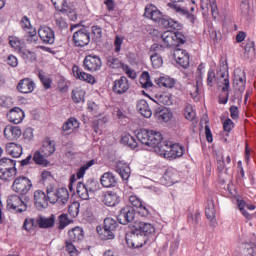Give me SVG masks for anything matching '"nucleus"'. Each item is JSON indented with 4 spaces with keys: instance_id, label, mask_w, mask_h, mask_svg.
Listing matches in <instances>:
<instances>
[{
    "instance_id": "63",
    "label": "nucleus",
    "mask_w": 256,
    "mask_h": 256,
    "mask_svg": "<svg viewBox=\"0 0 256 256\" xmlns=\"http://www.w3.org/2000/svg\"><path fill=\"white\" fill-rule=\"evenodd\" d=\"M13 105V98L7 96H0V107L9 109Z\"/></svg>"
},
{
    "instance_id": "48",
    "label": "nucleus",
    "mask_w": 256,
    "mask_h": 256,
    "mask_svg": "<svg viewBox=\"0 0 256 256\" xmlns=\"http://www.w3.org/2000/svg\"><path fill=\"white\" fill-rule=\"evenodd\" d=\"M202 9H211L212 15H217V2L215 0H201Z\"/></svg>"
},
{
    "instance_id": "1",
    "label": "nucleus",
    "mask_w": 256,
    "mask_h": 256,
    "mask_svg": "<svg viewBox=\"0 0 256 256\" xmlns=\"http://www.w3.org/2000/svg\"><path fill=\"white\" fill-rule=\"evenodd\" d=\"M144 17L151 19L155 23H159V25L166 27V29H174L179 31V29L182 27L179 22L167 16H163V13L159 11L157 6L153 4H149L145 7Z\"/></svg>"
},
{
    "instance_id": "47",
    "label": "nucleus",
    "mask_w": 256,
    "mask_h": 256,
    "mask_svg": "<svg viewBox=\"0 0 256 256\" xmlns=\"http://www.w3.org/2000/svg\"><path fill=\"white\" fill-rule=\"evenodd\" d=\"M205 213L207 219H209L210 221H213V219H215V202L212 199L207 201Z\"/></svg>"
},
{
    "instance_id": "57",
    "label": "nucleus",
    "mask_w": 256,
    "mask_h": 256,
    "mask_svg": "<svg viewBox=\"0 0 256 256\" xmlns=\"http://www.w3.org/2000/svg\"><path fill=\"white\" fill-rule=\"evenodd\" d=\"M81 207V204L79 202H73L69 207H68V213L70 217L75 219L79 215V208Z\"/></svg>"
},
{
    "instance_id": "31",
    "label": "nucleus",
    "mask_w": 256,
    "mask_h": 256,
    "mask_svg": "<svg viewBox=\"0 0 256 256\" xmlns=\"http://www.w3.org/2000/svg\"><path fill=\"white\" fill-rule=\"evenodd\" d=\"M161 141H163V135L161 132L150 130V134L148 136V147L157 149V146L161 144Z\"/></svg>"
},
{
    "instance_id": "6",
    "label": "nucleus",
    "mask_w": 256,
    "mask_h": 256,
    "mask_svg": "<svg viewBox=\"0 0 256 256\" xmlns=\"http://www.w3.org/2000/svg\"><path fill=\"white\" fill-rule=\"evenodd\" d=\"M72 41L75 47H87L91 43V32L87 28H80L74 32Z\"/></svg>"
},
{
    "instance_id": "53",
    "label": "nucleus",
    "mask_w": 256,
    "mask_h": 256,
    "mask_svg": "<svg viewBox=\"0 0 256 256\" xmlns=\"http://www.w3.org/2000/svg\"><path fill=\"white\" fill-rule=\"evenodd\" d=\"M107 65L108 67H111V69H123L125 64H123L119 58L108 57Z\"/></svg>"
},
{
    "instance_id": "46",
    "label": "nucleus",
    "mask_w": 256,
    "mask_h": 256,
    "mask_svg": "<svg viewBox=\"0 0 256 256\" xmlns=\"http://www.w3.org/2000/svg\"><path fill=\"white\" fill-rule=\"evenodd\" d=\"M121 142L123 145H127L130 149H137L139 143L135 139V137L131 136L130 134H125L121 138Z\"/></svg>"
},
{
    "instance_id": "22",
    "label": "nucleus",
    "mask_w": 256,
    "mask_h": 256,
    "mask_svg": "<svg viewBox=\"0 0 256 256\" xmlns=\"http://www.w3.org/2000/svg\"><path fill=\"white\" fill-rule=\"evenodd\" d=\"M234 85L237 87L238 91H245V85H247L245 71L241 69H236L234 71Z\"/></svg>"
},
{
    "instance_id": "14",
    "label": "nucleus",
    "mask_w": 256,
    "mask_h": 256,
    "mask_svg": "<svg viewBox=\"0 0 256 256\" xmlns=\"http://www.w3.org/2000/svg\"><path fill=\"white\" fill-rule=\"evenodd\" d=\"M129 79L122 76L119 79H116L112 85V91L115 95H125L129 91Z\"/></svg>"
},
{
    "instance_id": "17",
    "label": "nucleus",
    "mask_w": 256,
    "mask_h": 256,
    "mask_svg": "<svg viewBox=\"0 0 256 256\" xmlns=\"http://www.w3.org/2000/svg\"><path fill=\"white\" fill-rule=\"evenodd\" d=\"M179 181V174L177 170L174 168H168L161 178L162 185H166L167 187H171V185H175Z\"/></svg>"
},
{
    "instance_id": "19",
    "label": "nucleus",
    "mask_w": 256,
    "mask_h": 256,
    "mask_svg": "<svg viewBox=\"0 0 256 256\" xmlns=\"http://www.w3.org/2000/svg\"><path fill=\"white\" fill-rule=\"evenodd\" d=\"M34 203L37 209H45L49 205V191L45 194L42 190H36L34 192Z\"/></svg>"
},
{
    "instance_id": "12",
    "label": "nucleus",
    "mask_w": 256,
    "mask_h": 256,
    "mask_svg": "<svg viewBox=\"0 0 256 256\" xmlns=\"http://www.w3.org/2000/svg\"><path fill=\"white\" fill-rule=\"evenodd\" d=\"M117 219L121 225H128V223H133L135 221V208L131 206L122 208L117 216Z\"/></svg>"
},
{
    "instance_id": "11",
    "label": "nucleus",
    "mask_w": 256,
    "mask_h": 256,
    "mask_svg": "<svg viewBox=\"0 0 256 256\" xmlns=\"http://www.w3.org/2000/svg\"><path fill=\"white\" fill-rule=\"evenodd\" d=\"M150 51L153 53L150 56L152 67L154 69H160V67H163V57L159 55V53H162L163 51V46L160 44H153Z\"/></svg>"
},
{
    "instance_id": "41",
    "label": "nucleus",
    "mask_w": 256,
    "mask_h": 256,
    "mask_svg": "<svg viewBox=\"0 0 256 256\" xmlns=\"http://www.w3.org/2000/svg\"><path fill=\"white\" fill-rule=\"evenodd\" d=\"M68 236L71 241H83L85 235L83 234V228L75 227L68 231Z\"/></svg>"
},
{
    "instance_id": "16",
    "label": "nucleus",
    "mask_w": 256,
    "mask_h": 256,
    "mask_svg": "<svg viewBox=\"0 0 256 256\" xmlns=\"http://www.w3.org/2000/svg\"><path fill=\"white\" fill-rule=\"evenodd\" d=\"M218 75L224 79L222 84L224 85L222 87L223 93H227L229 91V87L231 85V82L229 81V65H227V60H222L220 64V70L218 72Z\"/></svg>"
},
{
    "instance_id": "8",
    "label": "nucleus",
    "mask_w": 256,
    "mask_h": 256,
    "mask_svg": "<svg viewBox=\"0 0 256 256\" xmlns=\"http://www.w3.org/2000/svg\"><path fill=\"white\" fill-rule=\"evenodd\" d=\"M83 65L85 71L95 73L101 70V67H103V62L101 61V58L99 56L90 54L84 58Z\"/></svg>"
},
{
    "instance_id": "30",
    "label": "nucleus",
    "mask_w": 256,
    "mask_h": 256,
    "mask_svg": "<svg viewBox=\"0 0 256 256\" xmlns=\"http://www.w3.org/2000/svg\"><path fill=\"white\" fill-rule=\"evenodd\" d=\"M55 151H57L55 141L51 140V138H45L42 142V153H44L46 157H51Z\"/></svg>"
},
{
    "instance_id": "9",
    "label": "nucleus",
    "mask_w": 256,
    "mask_h": 256,
    "mask_svg": "<svg viewBox=\"0 0 256 256\" xmlns=\"http://www.w3.org/2000/svg\"><path fill=\"white\" fill-rule=\"evenodd\" d=\"M147 241H149V239L136 230L131 232V234L126 237V243L128 247H132L133 249H139L140 247H143V245L147 244Z\"/></svg>"
},
{
    "instance_id": "5",
    "label": "nucleus",
    "mask_w": 256,
    "mask_h": 256,
    "mask_svg": "<svg viewBox=\"0 0 256 256\" xmlns=\"http://www.w3.org/2000/svg\"><path fill=\"white\" fill-rule=\"evenodd\" d=\"M48 199L50 203L55 205H67L69 203V190L67 188H58L55 191H48Z\"/></svg>"
},
{
    "instance_id": "29",
    "label": "nucleus",
    "mask_w": 256,
    "mask_h": 256,
    "mask_svg": "<svg viewBox=\"0 0 256 256\" xmlns=\"http://www.w3.org/2000/svg\"><path fill=\"white\" fill-rule=\"evenodd\" d=\"M6 153L17 159L23 155V146L10 142L6 144Z\"/></svg>"
},
{
    "instance_id": "2",
    "label": "nucleus",
    "mask_w": 256,
    "mask_h": 256,
    "mask_svg": "<svg viewBox=\"0 0 256 256\" xmlns=\"http://www.w3.org/2000/svg\"><path fill=\"white\" fill-rule=\"evenodd\" d=\"M161 39L163 41V51H165V48L179 47V45H185V43H187V38L182 32L179 31H165L161 35Z\"/></svg>"
},
{
    "instance_id": "38",
    "label": "nucleus",
    "mask_w": 256,
    "mask_h": 256,
    "mask_svg": "<svg viewBox=\"0 0 256 256\" xmlns=\"http://www.w3.org/2000/svg\"><path fill=\"white\" fill-rule=\"evenodd\" d=\"M39 227V221H37V218H31L27 217L24 220L22 229L24 231H27V233H32V231H35Z\"/></svg>"
},
{
    "instance_id": "59",
    "label": "nucleus",
    "mask_w": 256,
    "mask_h": 256,
    "mask_svg": "<svg viewBox=\"0 0 256 256\" xmlns=\"http://www.w3.org/2000/svg\"><path fill=\"white\" fill-rule=\"evenodd\" d=\"M195 110H193V106L187 105L184 109V117L187 121H193L195 119Z\"/></svg>"
},
{
    "instance_id": "26",
    "label": "nucleus",
    "mask_w": 256,
    "mask_h": 256,
    "mask_svg": "<svg viewBox=\"0 0 256 256\" xmlns=\"http://www.w3.org/2000/svg\"><path fill=\"white\" fill-rule=\"evenodd\" d=\"M116 173L120 175L121 179H123V181H128L129 177H131V167H129V164L123 162V161H119L116 164V169H115Z\"/></svg>"
},
{
    "instance_id": "45",
    "label": "nucleus",
    "mask_w": 256,
    "mask_h": 256,
    "mask_svg": "<svg viewBox=\"0 0 256 256\" xmlns=\"http://www.w3.org/2000/svg\"><path fill=\"white\" fill-rule=\"evenodd\" d=\"M140 85L142 89H151V87H153V82L151 81V75L149 72H142L140 76Z\"/></svg>"
},
{
    "instance_id": "44",
    "label": "nucleus",
    "mask_w": 256,
    "mask_h": 256,
    "mask_svg": "<svg viewBox=\"0 0 256 256\" xmlns=\"http://www.w3.org/2000/svg\"><path fill=\"white\" fill-rule=\"evenodd\" d=\"M76 192L78 197H80V199H83L84 201H87L89 199L90 192L87 189V186L83 182L77 183Z\"/></svg>"
},
{
    "instance_id": "49",
    "label": "nucleus",
    "mask_w": 256,
    "mask_h": 256,
    "mask_svg": "<svg viewBox=\"0 0 256 256\" xmlns=\"http://www.w3.org/2000/svg\"><path fill=\"white\" fill-rule=\"evenodd\" d=\"M150 131L151 130L142 129V130L138 131V133L136 134L137 140L140 143H142V145H147L148 146Z\"/></svg>"
},
{
    "instance_id": "15",
    "label": "nucleus",
    "mask_w": 256,
    "mask_h": 256,
    "mask_svg": "<svg viewBox=\"0 0 256 256\" xmlns=\"http://www.w3.org/2000/svg\"><path fill=\"white\" fill-rule=\"evenodd\" d=\"M38 35L45 45H53L55 43V31L48 26H42L38 30Z\"/></svg>"
},
{
    "instance_id": "56",
    "label": "nucleus",
    "mask_w": 256,
    "mask_h": 256,
    "mask_svg": "<svg viewBox=\"0 0 256 256\" xmlns=\"http://www.w3.org/2000/svg\"><path fill=\"white\" fill-rule=\"evenodd\" d=\"M237 205H238L239 211L242 213L244 217H246L248 220L253 219V216L249 214L247 210H245V207H247V202H245V200L237 199Z\"/></svg>"
},
{
    "instance_id": "43",
    "label": "nucleus",
    "mask_w": 256,
    "mask_h": 256,
    "mask_svg": "<svg viewBox=\"0 0 256 256\" xmlns=\"http://www.w3.org/2000/svg\"><path fill=\"white\" fill-rule=\"evenodd\" d=\"M173 146V143L168 142V141H161L156 148L158 149L160 155L165 157L167 159V155L171 153V147Z\"/></svg>"
},
{
    "instance_id": "60",
    "label": "nucleus",
    "mask_w": 256,
    "mask_h": 256,
    "mask_svg": "<svg viewBox=\"0 0 256 256\" xmlns=\"http://www.w3.org/2000/svg\"><path fill=\"white\" fill-rule=\"evenodd\" d=\"M66 251L70 256H78L79 251L77 250V247L74 246L73 242L66 241L65 243Z\"/></svg>"
},
{
    "instance_id": "20",
    "label": "nucleus",
    "mask_w": 256,
    "mask_h": 256,
    "mask_svg": "<svg viewBox=\"0 0 256 256\" xmlns=\"http://www.w3.org/2000/svg\"><path fill=\"white\" fill-rule=\"evenodd\" d=\"M173 55L178 65H180L184 69H187V67H189V53L186 52V50H183L181 48H175Z\"/></svg>"
},
{
    "instance_id": "35",
    "label": "nucleus",
    "mask_w": 256,
    "mask_h": 256,
    "mask_svg": "<svg viewBox=\"0 0 256 256\" xmlns=\"http://www.w3.org/2000/svg\"><path fill=\"white\" fill-rule=\"evenodd\" d=\"M154 103H157V105H173V95L169 93L157 94Z\"/></svg>"
},
{
    "instance_id": "34",
    "label": "nucleus",
    "mask_w": 256,
    "mask_h": 256,
    "mask_svg": "<svg viewBox=\"0 0 256 256\" xmlns=\"http://www.w3.org/2000/svg\"><path fill=\"white\" fill-rule=\"evenodd\" d=\"M19 55L25 63H35L37 61V54L27 48H20Z\"/></svg>"
},
{
    "instance_id": "55",
    "label": "nucleus",
    "mask_w": 256,
    "mask_h": 256,
    "mask_svg": "<svg viewBox=\"0 0 256 256\" xmlns=\"http://www.w3.org/2000/svg\"><path fill=\"white\" fill-rule=\"evenodd\" d=\"M72 101H74V103H83V102H85V91H83V90H73L72 91Z\"/></svg>"
},
{
    "instance_id": "54",
    "label": "nucleus",
    "mask_w": 256,
    "mask_h": 256,
    "mask_svg": "<svg viewBox=\"0 0 256 256\" xmlns=\"http://www.w3.org/2000/svg\"><path fill=\"white\" fill-rule=\"evenodd\" d=\"M104 227L115 233V231H117V227H119V224L117 223V220L107 217L104 219Z\"/></svg>"
},
{
    "instance_id": "51",
    "label": "nucleus",
    "mask_w": 256,
    "mask_h": 256,
    "mask_svg": "<svg viewBox=\"0 0 256 256\" xmlns=\"http://www.w3.org/2000/svg\"><path fill=\"white\" fill-rule=\"evenodd\" d=\"M52 5H54L56 11H61L62 13H67L69 9V5L67 4V0H51Z\"/></svg>"
},
{
    "instance_id": "33",
    "label": "nucleus",
    "mask_w": 256,
    "mask_h": 256,
    "mask_svg": "<svg viewBox=\"0 0 256 256\" xmlns=\"http://www.w3.org/2000/svg\"><path fill=\"white\" fill-rule=\"evenodd\" d=\"M172 9L176 11V13H179L180 15H183V17H186V19L193 24H195V15L193 13L189 12L188 8L181 7L179 4H173Z\"/></svg>"
},
{
    "instance_id": "64",
    "label": "nucleus",
    "mask_w": 256,
    "mask_h": 256,
    "mask_svg": "<svg viewBox=\"0 0 256 256\" xmlns=\"http://www.w3.org/2000/svg\"><path fill=\"white\" fill-rule=\"evenodd\" d=\"M246 256H255L256 255V245L255 244H247L245 247Z\"/></svg>"
},
{
    "instance_id": "21",
    "label": "nucleus",
    "mask_w": 256,
    "mask_h": 256,
    "mask_svg": "<svg viewBox=\"0 0 256 256\" xmlns=\"http://www.w3.org/2000/svg\"><path fill=\"white\" fill-rule=\"evenodd\" d=\"M100 183L102 187L105 189H111L113 187H117V177L113 172H105L101 177H100Z\"/></svg>"
},
{
    "instance_id": "40",
    "label": "nucleus",
    "mask_w": 256,
    "mask_h": 256,
    "mask_svg": "<svg viewBox=\"0 0 256 256\" xmlns=\"http://www.w3.org/2000/svg\"><path fill=\"white\" fill-rule=\"evenodd\" d=\"M97 233L103 241H109L111 239H115V232L103 226V228H97Z\"/></svg>"
},
{
    "instance_id": "13",
    "label": "nucleus",
    "mask_w": 256,
    "mask_h": 256,
    "mask_svg": "<svg viewBox=\"0 0 256 256\" xmlns=\"http://www.w3.org/2000/svg\"><path fill=\"white\" fill-rule=\"evenodd\" d=\"M134 230L140 233L146 239H151L155 235V226L151 223L140 221L135 224Z\"/></svg>"
},
{
    "instance_id": "10",
    "label": "nucleus",
    "mask_w": 256,
    "mask_h": 256,
    "mask_svg": "<svg viewBox=\"0 0 256 256\" xmlns=\"http://www.w3.org/2000/svg\"><path fill=\"white\" fill-rule=\"evenodd\" d=\"M100 201L106 207H117L121 203V196L115 191H106L100 196Z\"/></svg>"
},
{
    "instance_id": "4",
    "label": "nucleus",
    "mask_w": 256,
    "mask_h": 256,
    "mask_svg": "<svg viewBox=\"0 0 256 256\" xmlns=\"http://www.w3.org/2000/svg\"><path fill=\"white\" fill-rule=\"evenodd\" d=\"M32 187L33 182H31V179L25 176H18L14 179L11 189L14 193L23 197L31 191Z\"/></svg>"
},
{
    "instance_id": "52",
    "label": "nucleus",
    "mask_w": 256,
    "mask_h": 256,
    "mask_svg": "<svg viewBox=\"0 0 256 256\" xmlns=\"http://www.w3.org/2000/svg\"><path fill=\"white\" fill-rule=\"evenodd\" d=\"M93 165H95V160H90L86 164H84L82 167H80L76 174L77 179H83V177H85V173L87 169H89L90 167H93Z\"/></svg>"
},
{
    "instance_id": "39",
    "label": "nucleus",
    "mask_w": 256,
    "mask_h": 256,
    "mask_svg": "<svg viewBox=\"0 0 256 256\" xmlns=\"http://www.w3.org/2000/svg\"><path fill=\"white\" fill-rule=\"evenodd\" d=\"M155 83L160 87H167L168 89H173V87H175V79L169 76H161L155 79Z\"/></svg>"
},
{
    "instance_id": "61",
    "label": "nucleus",
    "mask_w": 256,
    "mask_h": 256,
    "mask_svg": "<svg viewBox=\"0 0 256 256\" xmlns=\"http://www.w3.org/2000/svg\"><path fill=\"white\" fill-rule=\"evenodd\" d=\"M58 221H59L58 229H60V230L65 229V227H67V225H69V223H71L67 214H61L58 217Z\"/></svg>"
},
{
    "instance_id": "37",
    "label": "nucleus",
    "mask_w": 256,
    "mask_h": 256,
    "mask_svg": "<svg viewBox=\"0 0 256 256\" xmlns=\"http://www.w3.org/2000/svg\"><path fill=\"white\" fill-rule=\"evenodd\" d=\"M244 59L253 61L255 59V42L249 40L244 46Z\"/></svg>"
},
{
    "instance_id": "28",
    "label": "nucleus",
    "mask_w": 256,
    "mask_h": 256,
    "mask_svg": "<svg viewBox=\"0 0 256 256\" xmlns=\"http://www.w3.org/2000/svg\"><path fill=\"white\" fill-rule=\"evenodd\" d=\"M154 117H156L158 121H162L163 123H169V121L173 119V112L167 108H158L154 113Z\"/></svg>"
},
{
    "instance_id": "18",
    "label": "nucleus",
    "mask_w": 256,
    "mask_h": 256,
    "mask_svg": "<svg viewBox=\"0 0 256 256\" xmlns=\"http://www.w3.org/2000/svg\"><path fill=\"white\" fill-rule=\"evenodd\" d=\"M7 119L10 123L19 125V123H23V119H25V112L19 107H14L7 113Z\"/></svg>"
},
{
    "instance_id": "58",
    "label": "nucleus",
    "mask_w": 256,
    "mask_h": 256,
    "mask_svg": "<svg viewBox=\"0 0 256 256\" xmlns=\"http://www.w3.org/2000/svg\"><path fill=\"white\" fill-rule=\"evenodd\" d=\"M84 186H86V189H88V191L90 193H95L96 191H99V183L93 179H89Z\"/></svg>"
},
{
    "instance_id": "23",
    "label": "nucleus",
    "mask_w": 256,
    "mask_h": 256,
    "mask_svg": "<svg viewBox=\"0 0 256 256\" xmlns=\"http://www.w3.org/2000/svg\"><path fill=\"white\" fill-rule=\"evenodd\" d=\"M23 131L19 126L7 125L4 128V137L8 139V141H15V139H19Z\"/></svg>"
},
{
    "instance_id": "50",
    "label": "nucleus",
    "mask_w": 256,
    "mask_h": 256,
    "mask_svg": "<svg viewBox=\"0 0 256 256\" xmlns=\"http://www.w3.org/2000/svg\"><path fill=\"white\" fill-rule=\"evenodd\" d=\"M79 128V121L76 118H69L62 126L63 131H71V129Z\"/></svg>"
},
{
    "instance_id": "62",
    "label": "nucleus",
    "mask_w": 256,
    "mask_h": 256,
    "mask_svg": "<svg viewBox=\"0 0 256 256\" xmlns=\"http://www.w3.org/2000/svg\"><path fill=\"white\" fill-rule=\"evenodd\" d=\"M91 31H92V39L94 41H99V39L103 37V29L101 27L92 26Z\"/></svg>"
},
{
    "instance_id": "3",
    "label": "nucleus",
    "mask_w": 256,
    "mask_h": 256,
    "mask_svg": "<svg viewBox=\"0 0 256 256\" xmlns=\"http://www.w3.org/2000/svg\"><path fill=\"white\" fill-rule=\"evenodd\" d=\"M17 175V161L11 158L0 159V179L1 181H12Z\"/></svg>"
},
{
    "instance_id": "32",
    "label": "nucleus",
    "mask_w": 256,
    "mask_h": 256,
    "mask_svg": "<svg viewBox=\"0 0 256 256\" xmlns=\"http://www.w3.org/2000/svg\"><path fill=\"white\" fill-rule=\"evenodd\" d=\"M37 221H38V227L40 229H51V227L55 226V215L52 214L48 218L43 216H38Z\"/></svg>"
},
{
    "instance_id": "42",
    "label": "nucleus",
    "mask_w": 256,
    "mask_h": 256,
    "mask_svg": "<svg viewBox=\"0 0 256 256\" xmlns=\"http://www.w3.org/2000/svg\"><path fill=\"white\" fill-rule=\"evenodd\" d=\"M183 147L179 144H172L170 153L166 154L167 159H177V157H183Z\"/></svg>"
},
{
    "instance_id": "7",
    "label": "nucleus",
    "mask_w": 256,
    "mask_h": 256,
    "mask_svg": "<svg viewBox=\"0 0 256 256\" xmlns=\"http://www.w3.org/2000/svg\"><path fill=\"white\" fill-rule=\"evenodd\" d=\"M7 208L15 213H25L27 211V203L18 195H11L7 199Z\"/></svg>"
},
{
    "instance_id": "27",
    "label": "nucleus",
    "mask_w": 256,
    "mask_h": 256,
    "mask_svg": "<svg viewBox=\"0 0 256 256\" xmlns=\"http://www.w3.org/2000/svg\"><path fill=\"white\" fill-rule=\"evenodd\" d=\"M136 109L138 113L142 115V117H145L146 119H151L153 111H151V107H149V103H147L145 99L139 100L137 102Z\"/></svg>"
},
{
    "instance_id": "25",
    "label": "nucleus",
    "mask_w": 256,
    "mask_h": 256,
    "mask_svg": "<svg viewBox=\"0 0 256 256\" xmlns=\"http://www.w3.org/2000/svg\"><path fill=\"white\" fill-rule=\"evenodd\" d=\"M17 89L20 93H33L35 91V82L30 78H24L18 83Z\"/></svg>"
},
{
    "instance_id": "24",
    "label": "nucleus",
    "mask_w": 256,
    "mask_h": 256,
    "mask_svg": "<svg viewBox=\"0 0 256 256\" xmlns=\"http://www.w3.org/2000/svg\"><path fill=\"white\" fill-rule=\"evenodd\" d=\"M72 73L76 79L80 81H85L86 83H90L91 85L95 84V77L87 72H84L79 68V66H73Z\"/></svg>"
},
{
    "instance_id": "36",
    "label": "nucleus",
    "mask_w": 256,
    "mask_h": 256,
    "mask_svg": "<svg viewBox=\"0 0 256 256\" xmlns=\"http://www.w3.org/2000/svg\"><path fill=\"white\" fill-rule=\"evenodd\" d=\"M47 157L49 156H45V153L41 152V150H37L34 152L32 160L36 165H41L42 167H48L49 160H47Z\"/></svg>"
}]
</instances>
